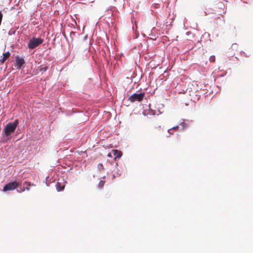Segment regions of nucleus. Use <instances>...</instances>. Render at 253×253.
Here are the masks:
<instances>
[{"label":"nucleus","mask_w":253,"mask_h":253,"mask_svg":"<svg viewBox=\"0 0 253 253\" xmlns=\"http://www.w3.org/2000/svg\"><path fill=\"white\" fill-rule=\"evenodd\" d=\"M2 18H3V14L1 12V11L0 10V22H2Z\"/></svg>","instance_id":"19"},{"label":"nucleus","mask_w":253,"mask_h":253,"mask_svg":"<svg viewBox=\"0 0 253 253\" xmlns=\"http://www.w3.org/2000/svg\"><path fill=\"white\" fill-rule=\"evenodd\" d=\"M179 125L180 126H181L183 127V128L185 126H186V124L185 123H184V122H181V123H180Z\"/></svg>","instance_id":"21"},{"label":"nucleus","mask_w":253,"mask_h":253,"mask_svg":"<svg viewBox=\"0 0 253 253\" xmlns=\"http://www.w3.org/2000/svg\"><path fill=\"white\" fill-rule=\"evenodd\" d=\"M64 181V184H62V183L60 182H57L55 185L56 189L58 192H61L64 190L65 186V183H67V182L63 179Z\"/></svg>","instance_id":"6"},{"label":"nucleus","mask_w":253,"mask_h":253,"mask_svg":"<svg viewBox=\"0 0 253 253\" xmlns=\"http://www.w3.org/2000/svg\"><path fill=\"white\" fill-rule=\"evenodd\" d=\"M16 30H13V29H11L8 32V35L9 36H11V35H15V33H16Z\"/></svg>","instance_id":"11"},{"label":"nucleus","mask_w":253,"mask_h":253,"mask_svg":"<svg viewBox=\"0 0 253 253\" xmlns=\"http://www.w3.org/2000/svg\"><path fill=\"white\" fill-rule=\"evenodd\" d=\"M178 127V126H173V127H172V128H170V129H169L168 131V132H169V133H170V134H171V132H170V131L171 129L176 128H177Z\"/></svg>","instance_id":"20"},{"label":"nucleus","mask_w":253,"mask_h":253,"mask_svg":"<svg viewBox=\"0 0 253 253\" xmlns=\"http://www.w3.org/2000/svg\"><path fill=\"white\" fill-rule=\"evenodd\" d=\"M243 53L244 54V55L246 56V57H248V56L247 55V54L246 53H245L244 52H243Z\"/></svg>","instance_id":"24"},{"label":"nucleus","mask_w":253,"mask_h":253,"mask_svg":"<svg viewBox=\"0 0 253 253\" xmlns=\"http://www.w3.org/2000/svg\"><path fill=\"white\" fill-rule=\"evenodd\" d=\"M198 13L199 15L201 16H206L207 15L206 12L204 11L202 9H201L198 12Z\"/></svg>","instance_id":"14"},{"label":"nucleus","mask_w":253,"mask_h":253,"mask_svg":"<svg viewBox=\"0 0 253 253\" xmlns=\"http://www.w3.org/2000/svg\"><path fill=\"white\" fill-rule=\"evenodd\" d=\"M105 182L103 180H100L98 183V187L99 188H102L104 185Z\"/></svg>","instance_id":"15"},{"label":"nucleus","mask_w":253,"mask_h":253,"mask_svg":"<svg viewBox=\"0 0 253 253\" xmlns=\"http://www.w3.org/2000/svg\"><path fill=\"white\" fill-rule=\"evenodd\" d=\"M23 189V187H20V190H18V189H17V192H22V191H21V190H22V189Z\"/></svg>","instance_id":"23"},{"label":"nucleus","mask_w":253,"mask_h":253,"mask_svg":"<svg viewBox=\"0 0 253 253\" xmlns=\"http://www.w3.org/2000/svg\"><path fill=\"white\" fill-rule=\"evenodd\" d=\"M118 166V163H116V166L117 167V166Z\"/></svg>","instance_id":"27"},{"label":"nucleus","mask_w":253,"mask_h":253,"mask_svg":"<svg viewBox=\"0 0 253 253\" xmlns=\"http://www.w3.org/2000/svg\"><path fill=\"white\" fill-rule=\"evenodd\" d=\"M115 178V175H113V177H112V178L113 179V178Z\"/></svg>","instance_id":"25"},{"label":"nucleus","mask_w":253,"mask_h":253,"mask_svg":"<svg viewBox=\"0 0 253 253\" xmlns=\"http://www.w3.org/2000/svg\"><path fill=\"white\" fill-rule=\"evenodd\" d=\"M143 115H144V116H145V115H146V114H145L144 112H143Z\"/></svg>","instance_id":"26"},{"label":"nucleus","mask_w":253,"mask_h":253,"mask_svg":"<svg viewBox=\"0 0 253 253\" xmlns=\"http://www.w3.org/2000/svg\"><path fill=\"white\" fill-rule=\"evenodd\" d=\"M149 113H150V115H155L156 114V111L155 110H150V112H149Z\"/></svg>","instance_id":"18"},{"label":"nucleus","mask_w":253,"mask_h":253,"mask_svg":"<svg viewBox=\"0 0 253 253\" xmlns=\"http://www.w3.org/2000/svg\"><path fill=\"white\" fill-rule=\"evenodd\" d=\"M48 69V67L47 66L42 67V66L38 67V69L37 70H39L40 72L42 74L43 72L46 71Z\"/></svg>","instance_id":"10"},{"label":"nucleus","mask_w":253,"mask_h":253,"mask_svg":"<svg viewBox=\"0 0 253 253\" xmlns=\"http://www.w3.org/2000/svg\"><path fill=\"white\" fill-rule=\"evenodd\" d=\"M21 185V180L20 179H16L14 181H10L5 184L3 187L2 191L5 192L12 191Z\"/></svg>","instance_id":"2"},{"label":"nucleus","mask_w":253,"mask_h":253,"mask_svg":"<svg viewBox=\"0 0 253 253\" xmlns=\"http://www.w3.org/2000/svg\"><path fill=\"white\" fill-rule=\"evenodd\" d=\"M2 55L5 57L6 59H8L10 56V53L9 51H7L5 53H3Z\"/></svg>","instance_id":"12"},{"label":"nucleus","mask_w":253,"mask_h":253,"mask_svg":"<svg viewBox=\"0 0 253 253\" xmlns=\"http://www.w3.org/2000/svg\"><path fill=\"white\" fill-rule=\"evenodd\" d=\"M25 64V60L24 57L20 56L18 55L15 56L14 67H16L17 70H20L23 68V66Z\"/></svg>","instance_id":"5"},{"label":"nucleus","mask_w":253,"mask_h":253,"mask_svg":"<svg viewBox=\"0 0 253 253\" xmlns=\"http://www.w3.org/2000/svg\"><path fill=\"white\" fill-rule=\"evenodd\" d=\"M18 125L19 120L18 119L15 120L12 122H9L5 125L1 133L2 138L4 141H6L12 138Z\"/></svg>","instance_id":"1"},{"label":"nucleus","mask_w":253,"mask_h":253,"mask_svg":"<svg viewBox=\"0 0 253 253\" xmlns=\"http://www.w3.org/2000/svg\"><path fill=\"white\" fill-rule=\"evenodd\" d=\"M113 155L114 156V159L116 160L117 159H119L121 158L122 157V153L121 151H118V150H112Z\"/></svg>","instance_id":"7"},{"label":"nucleus","mask_w":253,"mask_h":253,"mask_svg":"<svg viewBox=\"0 0 253 253\" xmlns=\"http://www.w3.org/2000/svg\"><path fill=\"white\" fill-rule=\"evenodd\" d=\"M97 168L99 169H103L104 168H103V164L102 163H99L98 166H97Z\"/></svg>","instance_id":"17"},{"label":"nucleus","mask_w":253,"mask_h":253,"mask_svg":"<svg viewBox=\"0 0 253 253\" xmlns=\"http://www.w3.org/2000/svg\"><path fill=\"white\" fill-rule=\"evenodd\" d=\"M46 185L48 186H49V185L47 183H46Z\"/></svg>","instance_id":"28"},{"label":"nucleus","mask_w":253,"mask_h":253,"mask_svg":"<svg viewBox=\"0 0 253 253\" xmlns=\"http://www.w3.org/2000/svg\"><path fill=\"white\" fill-rule=\"evenodd\" d=\"M43 42V40L40 37H33L29 40L28 47L30 49H33L42 44Z\"/></svg>","instance_id":"3"},{"label":"nucleus","mask_w":253,"mask_h":253,"mask_svg":"<svg viewBox=\"0 0 253 253\" xmlns=\"http://www.w3.org/2000/svg\"><path fill=\"white\" fill-rule=\"evenodd\" d=\"M145 95V93L144 91H141L139 93H134L128 97V100L132 103L136 101L141 102L144 99Z\"/></svg>","instance_id":"4"},{"label":"nucleus","mask_w":253,"mask_h":253,"mask_svg":"<svg viewBox=\"0 0 253 253\" xmlns=\"http://www.w3.org/2000/svg\"><path fill=\"white\" fill-rule=\"evenodd\" d=\"M7 59H6L5 58V57H4V56H2L0 57V64H3L4 62L5 61H6Z\"/></svg>","instance_id":"13"},{"label":"nucleus","mask_w":253,"mask_h":253,"mask_svg":"<svg viewBox=\"0 0 253 253\" xmlns=\"http://www.w3.org/2000/svg\"><path fill=\"white\" fill-rule=\"evenodd\" d=\"M215 56L214 55H211L210 57L209 60L211 62H214L215 61Z\"/></svg>","instance_id":"16"},{"label":"nucleus","mask_w":253,"mask_h":253,"mask_svg":"<svg viewBox=\"0 0 253 253\" xmlns=\"http://www.w3.org/2000/svg\"><path fill=\"white\" fill-rule=\"evenodd\" d=\"M27 185V186L26 187H23V189L21 190L22 191H24L25 190L27 191L30 190V187L31 186H34L35 185L34 184H31V182L25 181L24 183V185Z\"/></svg>","instance_id":"8"},{"label":"nucleus","mask_w":253,"mask_h":253,"mask_svg":"<svg viewBox=\"0 0 253 253\" xmlns=\"http://www.w3.org/2000/svg\"><path fill=\"white\" fill-rule=\"evenodd\" d=\"M216 24L219 23L220 25L224 23V20L223 17H217L215 19Z\"/></svg>","instance_id":"9"},{"label":"nucleus","mask_w":253,"mask_h":253,"mask_svg":"<svg viewBox=\"0 0 253 253\" xmlns=\"http://www.w3.org/2000/svg\"><path fill=\"white\" fill-rule=\"evenodd\" d=\"M117 174L119 176H120L121 175V172L120 170H118L117 171Z\"/></svg>","instance_id":"22"}]
</instances>
